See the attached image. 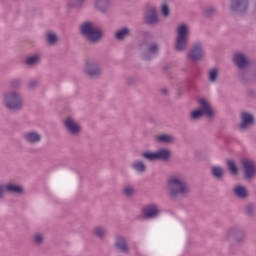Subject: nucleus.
Instances as JSON below:
<instances>
[{
    "instance_id": "nucleus-1",
    "label": "nucleus",
    "mask_w": 256,
    "mask_h": 256,
    "mask_svg": "<svg viewBox=\"0 0 256 256\" xmlns=\"http://www.w3.org/2000/svg\"><path fill=\"white\" fill-rule=\"evenodd\" d=\"M167 187L171 199H179V197L185 199V197L191 193L189 184L181 177H169L167 180Z\"/></svg>"
},
{
    "instance_id": "nucleus-2",
    "label": "nucleus",
    "mask_w": 256,
    "mask_h": 256,
    "mask_svg": "<svg viewBox=\"0 0 256 256\" xmlns=\"http://www.w3.org/2000/svg\"><path fill=\"white\" fill-rule=\"evenodd\" d=\"M80 33L90 43H99L103 39V30L95 28V24L91 21H85L81 24Z\"/></svg>"
},
{
    "instance_id": "nucleus-3",
    "label": "nucleus",
    "mask_w": 256,
    "mask_h": 256,
    "mask_svg": "<svg viewBox=\"0 0 256 256\" xmlns=\"http://www.w3.org/2000/svg\"><path fill=\"white\" fill-rule=\"evenodd\" d=\"M245 239H247V234H245V230L240 226H232L226 231V241L230 243L231 249L243 245Z\"/></svg>"
},
{
    "instance_id": "nucleus-4",
    "label": "nucleus",
    "mask_w": 256,
    "mask_h": 256,
    "mask_svg": "<svg viewBox=\"0 0 256 256\" xmlns=\"http://www.w3.org/2000/svg\"><path fill=\"white\" fill-rule=\"evenodd\" d=\"M3 103L9 111H21L23 109V97L19 92L10 91L4 93Z\"/></svg>"
},
{
    "instance_id": "nucleus-5",
    "label": "nucleus",
    "mask_w": 256,
    "mask_h": 256,
    "mask_svg": "<svg viewBox=\"0 0 256 256\" xmlns=\"http://www.w3.org/2000/svg\"><path fill=\"white\" fill-rule=\"evenodd\" d=\"M198 103L200 104V108L194 110L190 114V118L192 121H197V119H201L203 115L205 117H208L209 119H212V117H215V112L213 111V108H211V104L207 102L205 99L198 100Z\"/></svg>"
},
{
    "instance_id": "nucleus-6",
    "label": "nucleus",
    "mask_w": 256,
    "mask_h": 256,
    "mask_svg": "<svg viewBox=\"0 0 256 256\" xmlns=\"http://www.w3.org/2000/svg\"><path fill=\"white\" fill-rule=\"evenodd\" d=\"M140 49L142 51L141 57L144 61H151L159 55V44L157 42H149L144 40L140 43Z\"/></svg>"
},
{
    "instance_id": "nucleus-7",
    "label": "nucleus",
    "mask_w": 256,
    "mask_h": 256,
    "mask_svg": "<svg viewBox=\"0 0 256 256\" xmlns=\"http://www.w3.org/2000/svg\"><path fill=\"white\" fill-rule=\"evenodd\" d=\"M141 157L146 161H171V151L167 148H160L155 152L145 151L141 153Z\"/></svg>"
},
{
    "instance_id": "nucleus-8",
    "label": "nucleus",
    "mask_w": 256,
    "mask_h": 256,
    "mask_svg": "<svg viewBox=\"0 0 256 256\" xmlns=\"http://www.w3.org/2000/svg\"><path fill=\"white\" fill-rule=\"evenodd\" d=\"M178 36L176 38L175 50L176 51H185L189 42L187 41V35H189V28L186 24H181L177 30Z\"/></svg>"
},
{
    "instance_id": "nucleus-9",
    "label": "nucleus",
    "mask_w": 256,
    "mask_h": 256,
    "mask_svg": "<svg viewBox=\"0 0 256 256\" xmlns=\"http://www.w3.org/2000/svg\"><path fill=\"white\" fill-rule=\"evenodd\" d=\"M5 193L10 195H23L25 188L15 183L0 184V199L5 198Z\"/></svg>"
},
{
    "instance_id": "nucleus-10",
    "label": "nucleus",
    "mask_w": 256,
    "mask_h": 256,
    "mask_svg": "<svg viewBox=\"0 0 256 256\" xmlns=\"http://www.w3.org/2000/svg\"><path fill=\"white\" fill-rule=\"evenodd\" d=\"M230 11L236 15H245L249 11V0H230Z\"/></svg>"
},
{
    "instance_id": "nucleus-11",
    "label": "nucleus",
    "mask_w": 256,
    "mask_h": 256,
    "mask_svg": "<svg viewBox=\"0 0 256 256\" xmlns=\"http://www.w3.org/2000/svg\"><path fill=\"white\" fill-rule=\"evenodd\" d=\"M205 56V52L203 51V44L201 42H196L190 51L187 53V57L193 63H197V61H201Z\"/></svg>"
},
{
    "instance_id": "nucleus-12",
    "label": "nucleus",
    "mask_w": 256,
    "mask_h": 256,
    "mask_svg": "<svg viewBox=\"0 0 256 256\" xmlns=\"http://www.w3.org/2000/svg\"><path fill=\"white\" fill-rule=\"evenodd\" d=\"M84 73H86L89 79H97L101 77V66L95 61H88L86 62Z\"/></svg>"
},
{
    "instance_id": "nucleus-13",
    "label": "nucleus",
    "mask_w": 256,
    "mask_h": 256,
    "mask_svg": "<svg viewBox=\"0 0 256 256\" xmlns=\"http://www.w3.org/2000/svg\"><path fill=\"white\" fill-rule=\"evenodd\" d=\"M143 21L146 25L150 27H155V25H159V15L157 14V9L152 7L148 9L143 16Z\"/></svg>"
},
{
    "instance_id": "nucleus-14",
    "label": "nucleus",
    "mask_w": 256,
    "mask_h": 256,
    "mask_svg": "<svg viewBox=\"0 0 256 256\" xmlns=\"http://www.w3.org/2000/svg\"><path fill=\"white\" fill-rule=\"evenodd\" d=\"M64 127L69 131L70 135H79L81 133V126L71 116H68L64 121Z\"/></svg>"
},
{
    "instance_id": "nucleus-15",
    "label": "nucleus",
    "mask_w": 256,
    "mask_h": 256,
    "mask_svg": "<svg viewBox=\"0 0 256 256\" xmlns=\"http://www.w3.org/2000/svg\"><path fill=\"white\" fill-rule=\"evenodd\" d=\"M159 213V206L157 204H149L142 209V215L145 219H155L159 217Z\"/></svg>"
},
{
    "instance_id": "nucleus-16",
    "label": "nucleus",
    "mask_w": 256,
    "mask_h": 256,
    "mask_svg": "<svg viewBox=\"0 0 256 256\" xmlns=\"http://www.w3.org/2000/svg\"><path fill=\"white\" fill-rule=\"evenodd\" d=\"M242 167L244 169V177L246 179H253L256 175L255 163L249 159L242 160Z\"/></svg>"
},
{
    "instance_id": "nucleus-17",
    "label": "nucleus",
    "mask_w": 256,
    "mask_h": 256,
    "mask_svg": "<svg viewBox=\"0 0 256 256\" xmlns=\"http://www.w3.org/2000/svg\"><path fill=\"white\" fill-rule=\"evenodd\" d=\"M255 125V116L249 112H243L241 114V123L239 125L240 129H249Z\"/></svg>"
},
{
    "instance_id": "nucleus-18",
    "label": "nucleus",
    "mask_w": 256,
    "mask_h": 256,
    "mask_svg": "<svg viewBox=\"0 0 256 256\" xmlns=\"http://www.w3.org/2000/svg\"><path fill=\"white\" fill-rule=\"evenodd\" d=\"M114 247L117 251H121V253H129V244H127V238L125 236H117Z\"/></svg>"
},
{
    "instance_id": "nucleus-19",
    "label": "nucleus",
    "mask_w": 256,
    "mask_h": 256,
    "mask_svg": "<svg viewBox=\"0 0 256 256\" xmlns=\"http://www.w3.org/2000/svg\"><path fill=\"white\" fill-rule=\"evenodd\" d=\"M23 139L26 143H29V145H37V143H41V134L37 131L26 132L23 135Z\"/></svg>"
},
{
    "instance_id": "nucleus-20",
    "label": "nucleus",
    "mask_w": 256,
    "mask_h": 256,
    "mask_svg": "<svg viewBox=\"0 0 256 256\" xmlns=\"http://www.w3.org/2000/svg\"><path fill=\"white\" fill-rule=\"evenodd\" d=\"M234 64L238 69H245V67H249V60L243 53H236L233 57Z\"/></svg>"
},
{
    "instance_id": "nucleus-21",
    "label": "nucleus",
    "mask_w": 256,
    "mask_h": 256,
    "mask_svg": "<svg viewBox=\"0 0 256 256\" xmlns=\"http://www.w3.org/2000/svg\"><path fill=\"white\" fill-rule=\"evenodd\" d=\"M113 7L111 0H96L95 9L100 13H107Z\"/></svg>"
},
{
    "instance_id": "nucleus-22",
    "label": "nucleus",
    "mask_w": 256,
    "mask_h": 256,
    "mask_svg": "<svg viewBox=\"0 0 256 256\" xmlns=\"http://www.w3.org/2000/svg\"><path fill=\"white\" fill-rule=\"evenodd\" d=\"M117 41H125L128 37H131V29L129 27H123L117 30L114 34Z\"/></svg>"
},
{
    "instance_id": "nucleus-23",
    "label": "nucleus",
    "mask_w": 256,
    "mask_h": 256,
    "mask_svg": "<svg viewBox=\"0 0 256 256\" xmlns=\"http://www.w3.org/2000/svg\"><path fill=\"white\" fill-rule=\"evenodd\" d=\"M211 175L217 181H223L225 178V170L221 166H214L211 168Z\"/></svg>"
},
{
    "instance_id": "nucleus-24",
    "label": "nucleus",
    "mask_w": 256,
    "mask_h": 256,
    "mask_svg": "<svg viewBox=\"0 0 256 256\" xmlns=\"http://www.w3.org/2000/svg\"><path fill=\"white\" fill-rule=\"evenodd\" d=\"M45 41L50 47H55L59 43V36L53 31H47Z\"/></svg>"
},
{
    "instance_id": "nucleus-25",
    "label": "nucleus",
    "mask_w": 256,
    "mask_h": 256,
    "mask_svg": "<svg viewBox=\"0 0 256 256\" xmlns=\"http://www.w3.org/2000/svg\"><path fill=\"white\" fill-rule=\"evenodd\" d=\"M233 194L238 199H247L249 197V194L247 193V188L245 186L237 185L233 189Z\"/></svg>"
},
{
    "instance_id": "nucleus-26",
    "label": "nucleus",
    "mask_w": 256,
    "mask_h": 256,
    "mask_svg": "<svg viewBox=\"0 0 256 256\" xmlns=\"http://www.w3.org/2000/svg\"><path fill=\"white\" fill-rule=\"evenodd\" d=\"M93 235L97 239H100L101 241H103V239H105L107 235V230L101 226H96L93 230Z\"/></svg>"
},
{
    "instance_id": "nucleus-27",
    "label": "nucleus",
    "mask_w": 256,
    "mask_h": 256,
    "mask_svg": "<svg viewBox=\"0 0 256 256\" xmlns=\"http://www.w3.org/2000/svg\"><path fill=\"white\" fill-rule=\"evenodd\" d=\"M131 167L134 171H137V173H145V171H147V165L141 161H134Z\"/></svg>"
},
{
    "instance_id": "nucleus-28",
    "label": "nucleus",
    "mask_w": 256,
    "mask_h": 256,
    "mask_svg": "<svg viewBox=\"0 0 256 256\" xmlns=\"http://www.w3.org/2000/svg\"><path fill=\"white\" fill-rule=\"evenodd\" d=\"M255 79H256V72H253V73L241 72L242 83H249L251 81H255Z\"/></svg>"
},
{
    "instance_id": "nucleus-29",
    "label": "nucleus",
    "mask_w": 256,
    "mask_h": 256,
    "mask_svg": "<svg viewBox=\"0 0 256 256\" xmlns=\"http://www.w3.org/2000/svg\"><path fill=\"white\" fill-rule=\"evenodd\" d=\"M226 165L231 175H239V168L237 167V164L235 163V161L227 160Z\"/></svg>"
},
{
    "instance_id": "nucleus-30",
    "label": "nucleus",
    "mask_w": 256,
    "mask_h": 256,
    "mask_svg": "<svg viewBox=\"0 0 256 256\" xmlns=\"http://www.w3.org/2000/svg\"><path fill=\"white\" fill-rule=\"evenodd\" d=\"M122 193L125 197L131 198L133 195H135V188L131 185L125 186L122 189Z\"/></svg>"
},
{
    "instance_id": "nucleus-31",
    "label": "nucleus",
    "mask_w": 256,
    "mask_h": 256,
    "mask_svg": "<svg viewBox=\"0 0 256 256\" xmlns=\"http://www.w3.org/2000/svg\"><path fill=\"white\" fill-rule=\"evenodd\" d=\"M209 81L210 83H215V81H217V78L219 77V69L217 68H212L210 71H209Z\"/></svg>"
},
{
    "instance_id": "nucleus-32",
    "label": "nucleus",
    "mask_w": 256,
    "mask_h": 256,
    "mask_svg": "<svg viewBox=\"0 0 256 256\" xmlns=\"http://www.w3.org/2000/svg\"><path fill=\"white\" fill-rule=\"evenodd\" d=\"M158 143H173V137L169 134H162L157 137Z\"/></svg>"
},
{
    "instance_id": "nucleus-33",
    "label": "nucleus",
    "mask_w": 256,
    "mask_h": 256,
    "mask_svg": "<svg viewBox=\"0 0 256 256\" xmlns=\"http://www.w3.org/2000/svg\"><path fill=\"white\" fill-rule=\"evenodd\" d=\"M32 243L37 247H41V245H43V235L40 233L35 234Z\"/></svg>"
},
{
    "instance_id": "nucleus-34",
    "label": "nucleus",
    "mask_w": 256,
    "mask_h": 256,
    "mask_svg": "<svg viewBox=\"0 0 256 256\" xmlns=\"http://www.w3.org/2000/svg\"><path fill=\"white\" fill-rule=\"evenodd\" d=\"M26 65H37V63H39V55H34V56H30L26 59L25 61Z\"/></svg>"
},
{
    "instance_id": "nucleus-35",
    "label": "nucleus",
    "mask_w": 256,
    "mask_h": 256,
    "mask_svg": "<svg viewBox=\"0 0 256 256\" xmlns=\"http://www.w3.org/2000/svg\"><path fill=\"white\" fill-rule=\"evenodd\" d=\"M245 214L247 217H253L255 215V205L247 204L245 207Z\"/></svg>"
},
{
    "instance_id": "nucleus-36",
    "label": "nucleus",
    "mask_w": 256,
    "mask_h": 256,
    "mask_svg": "<svg viewBox=\"0 0 256 256\" xmlns=\"http://www.w3.org/2000/svg\"><path fill=\"white\" fill-rule=\"evenodd\" d=\"M78 2H68V9H75V7H82L85 0H77Z\"/></svg>"
},
{
    "instance_id": "nucleus-37",
    "label": "nucleus",
    "mask_w": 256,
    "mask_h": 256,
    "mask_svg": "<svg viewBox=\"0 0 256 256\" xmlns=\"http://www.w3.org/2000/svg\"><path fill=\"white\" fill-rule=\"evenodd\" d=\"M215 8L214 7H208L206 9H204L203 11V15L204 17H212L213 15H215Z\"/></svg>"
},
{
    "instance_id": "nucleus-38",
    "label": "nucleus",
    "mask_w": 256,
    "mask_h": 256,
    "mask_svg": "<svg viewBox=\"0 0 256 256\" xmlns=\"http://www.w3.org/2000/svg\"><path fill=\"white\" fill-rule=\"evenodd\" d=\"M161 13L163 17H169L171 10L169 9V5L163 4L161 7Z\"/></svg>"
},
{
    "instance_id": "nucleus-39",
    "label": "nucleus",
    "mask_w": 256,
    "mask_h": 256,
    "mask_svg": "<svg viewBox=\"0 0 256 256\" xmlns=\"http://www.w3.org/2000/svg\"><path fill=\"white\" fill-rule=\"evenodd\" d=\"M39 87V80H30L28 83V89L33 90Z\"/></svg>"
},
{
    "instance_id": "nucleus-40",
    "label": "nucleus",
    "mask_w": 256,
    "mask_h": 256,
    "mask_svg": "<svg viewBox=\"0 0 256 256\" xmlns=\"http://www.w3.org/2000/svg\"><path fill=\"white\" fill-rule=\"evenodd\" d=\"M12 89H19L21 87V79H14L11 81Z\"/></svg>"
},
{
    "instance_id": "nucleus-41",
    "label": "nucleus",
    "mask_w": 256,
    "mask_h": 256,
    "mask_svg": "<svg viewBox=\"0 0 256 256\" xmlns=\"http://www.w3.org/2000/svg\"><path fill=\"white\" fill-rule=\"evenodd\" d=\"M127 85L133 86L137 83V78L135 77H128L126 80Z\"/></svg>"
},
{
    "instance_id": "nucleus-42",
    "label": "nucleus",
    "mask_w": 256,
    "mask_h": 256,
    "mask_svg": "<svg viewBox=\"0 0 256 256\" xmlns=\"http://www.w3.org/2000/svg\"><path fill=\"white\" fill-rule=\"evenodd\" d=\"M160 92L162 93V95H164L165 97H167V95H169V90L167 88H162L160 90Z\"/></svg>"
},
{
    "instance_id": "nucleus-43",
    "label": "nucleus",
    "mask_w": 256,
    "mask_h": 256,
    "mask_svg": "<svg viewBox=\"0 0 256 256\" xmlns=\"http://www.w3.org/2000/svg\"><path fill=\"white\" fill-rule=\"evenodd\" d=\"M167 69H169V67H168V66H165V67H164V70L167 71Z\"/></svg>"
}]
</instances>
